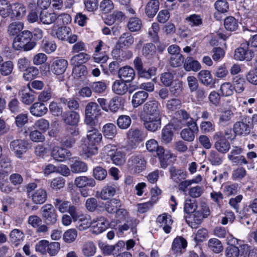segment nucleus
<instances>
[{
    "label": "nucleus",
    "instance_id": "nucleus-1",
    "mask_svg": "<svg viewBox=\"0 0 257 257\" xmlns=\"http://www.w3.org/2000/svg\"><path fill=\"white\" fill-rule=\"evenodd\" d=\"M176 119L183 125H187L188 128L183 129L180 135L181 138L185 141L193 142L195 135L198 132V128L196 122L193 118L191 117L188 113H175Z\"/></svg>",
    "mask_w": 257,
    "mask_h": 257
},
{
    "label": "nucleus",
    "instance_id": "nucleus-2",
    "mask_svg": "<svg viewBox=\"0 0 257 257\" xmlns=\"http://www.w3.org/2000/svg\"><path fill=\"white\" fill-rule=\"evenodd\" d=\"M32 33L28 30L22 31L15 37L13 40V46L16 50L23 49L25 51L32 50L36 46L35 41H32Z\"/></svg>",
    "mask_w": 257,
    "mask_h": 257
},
{
    "label": "nucleus",
    "instance_id": "nucleus-3",
    "mask_svg": "<svg viewBox=\"0 0 257 257\" xmlns=\"http://www.w3.org/2000/svg\"><path fill=\"white\" fill-rule=\"evenodd\" d=\"M126 137L128 142L123 148L126 151H131L137 148V144L145 140L147 134L141 128L132 127L126 132Z\"/></svg>",
    "mask_w": 257,
    "mask_h": 257
},
{
    "label": "nucleus",
    "instance_id": "nucleus-4",
    "mask_svg": "<svg viewBox=\"0 0 257 257\" xmlns=\"http://www.w3.org/2000/svg\"><path fill=\"white\" fill-rule=\"evenodd\" d=\"M51 34L56 36L59 40L67 41L70 44L75 43L78 39L77 35L72 34L71 28L66 26L57 27L54 25L52 28Z\"/></svg>",
    "mask_w": 257,
    "mask_h": 257
},
{
    "label": "nucleus",
    "instance_id": "nucleus-5",
    "mask_svg": "<svg viewBox=\"0 0 257 257\" xmlns=\"http://www.w3.org/2000/svg\"><path fill=\"white\" fill-rule=\"evenodd\" d=\"M102 140V135L96 129L88 130L87 134V141L84 144L86 147V152L90 154H95L97 152L98 145Z\"/></svg>",
    "mask_w": 257,
    "mask_h": 257
},
{
    "label": "nucleus",
    "instance_id": "nucleus-6",
    "mask_svg": "<svg viewBox=\"0 0 257 257\" xmlns=\"http://www.w3.org/2000/svg\"><path fill=\"white\" fill-rule=\"evenodd\" d=\"M147 162L143 155L134 154L127 160V165L128 169L135 173H140L146 167Z\"/></svg>",
    "mask_w": 257,
    "mask_h": 257
},
{
    "label": "nucleus",
    "instance_id": "nucleus-7",
    "mask_svg": "<svg viewBox=\"0 0 257 257\" xmlns=\"http://www.w3.org/2000/svg\"><path fill=\"white\" fill-rule=\"evenodd\" d=\"M140 117L148 130L155 132L160 128L161 122L159 113H141Z\"/></svg>",
    "mask_w": 257,
    "mask_h": 257
},
{
    "label": "nucleus",
    "instance_id": "nucleus-8",
    "mask_svg": "<svg viewBox=\"0 0 257 257\" xmlns=\"http://www.w3.org/2000/svg\"><path fill=\"white\" fill-rule=\"evenodd\" d=\"M253 56L254 52L245 43L241 44L234 51V57L236 60L249 61Z\"/></svg>",
    "mask_w": 257,
    "mask_h": 257
},
{
    "label": "nucleus",
    "instance_id": "nucleus-9",
    "mask_svg": "<svg viewBox=\"0 0 257 257\" xmlns=\"http://www.w3.org/2000/svg\"><path fill=\"white\" fill-rule=\"evenodd\" d=\"M42 216L45 222L48 224H54L57 220L56 210L51 204H46L42 206Z\"/></svg>",
    "mask_w": 257,
    "mask_h": 257
},
{
    "label": "nucleus",
    "instance_id": "nucleus-10",
    "mask_svg": "<svg viewBox=\"0 0 257 257\" xmlns=\"http://www.w3.org/2000/svg\"><path fill=\"white\" fill-rule=\"evenodd\" d=\"M243 149L240 147H233L230 152L227 155L228 159L236 165L248 164V161L244 156L240 155Z\"/></svg>",
    "mask_w": 257,
    "mask_h": 257
},
{
    "label": "nucleus",
    "instance_id": "nucleus-11",
    "mask_svg": "<svg viewBox=\"0 0 257 257\" xmlns=\"http://www.w3.org/2000/svg\"><path fill=\"white\" fill-rule=\"evenodd\" d=\"M213 139L216 140L214 147L219 152L225 154L229 150L230 143L226 139H223V133L216 132L213 136Z\"/></svg>",
    "mask_w": 257,
    "mask_h": 257
},
{
    "label": "nucleus",
    "instance_id": "nucleus-12",
    "mask_svg": "<svg viewBox=\"0 0 257 257\" xmlns=\"http://www.w3.org/2000/svg\"><path fill=\"white\" fill-rule=\"evenodd\" d=\"M28 147V143L22 140H14L10 144L11 150L19 158L22 157V155L27 151Z\"/></svg>",
    "mask_w": 257,
    "mask_h": 257
},
{
    "label": "nucleus",
    "instance_id": "nucleus-13",
    "mask_svg": "<svg viewBox=\"0 0 257 257\" xmlns=\"http://www.w3.org/2000/svg\"><path fill=\"white\" fill-rule=\"evenodd\" d=\"M108 224V221L103 216L94 218L93 221H92L91 232L92 233L95 234L101 233L105 230Z\"/></svg>",
    "mask_w": 257,
    "mask_h": 257
},
{
    "label": "nucleus",
    "instance_id": "nucleus-14",
    "mask_svg": "<svg viewBox=\"0 0 257 257\" xmlns=\"http://www.w3.org/2000/svg\"><path fill=\"white\" fill-rule=\"evenodd\" d=\"M51 156L56 161L63 162L70 159L71 153L66 149L55 146L52 149Z\"/></svg>",
    "mask_w": 257,
    "mask_h": 257
},
{
    "label": "nucleus",
    "instance_id": "nucleus-15",
    "mask_svg": "<svg viewBox=\"0 0 257 257\" xmlns=\"http://www.w3.org/2000/svg\"><path fill=\"white\" fill-rule=\"evenodd\" d=\"M68 66V62L64 59L54 60L51 66V70L55 74L59 75L63 74Z\"/></svg>",
    "mask_w": 257,
    "mask_h": 257
},
{
    "label": "nucleus",
    "instance_id": "nucleus-16",
    "mask_svg": "<svg viewBox=\"0 0 257 257\" xmlns=\"http://www.w3.org/2000/svg\"><path fill=\"white\" fill-rule=\"evenodd\" d=\"M118 77L120 79L125 82H131L136 75L134 69L128 66L121 67L118 70Z\"/></svg>",
    "mask_w": 257,
    "mask_h": 257
},
{
    "label": "nucleus",
    "instance_id": "nucleus-17",
    "mask_svg": "<svg viewBox=\"0 0 257 257\" xmlns=\"http://www.w3.org/2000/svg\"><path fill=\"white\" fill-rule=\"evenodd\" d=\"M187 242L182 236L176 237L172 244V250L174 254H182L185 251Z\"/></svg>",
    "mask_w": 257,
    "mask_h": 257
},
{
    "label": "nucleus",
    "instance_id": "nucleus-18",
    "mask_svg": "<svg viewBox=\"0 0 257 257\" xmlns=\"http://www.w3.org/2000/svg\"><path fill=\"white\" fill-rule=\"evenodd\" d=\"M29 198L35 204H42L47 199V192L43 188H40L35 191Z\"/></svg>",
    "mask_w": 257,
    "mask_h": 257
},
{
    "label": "nucleus",
    "instance_id": "nucleus-19",
    "mask_svg": "<svg viewBox=\"0 0 257 257\" xmlns=\"http://www.w3.org/2000/svg\"><path fill=\"white\" fill-rule=\"evenodd\" d=\"M135 42L134 36L129 32L124 33L120 35L117 42L120 48H128L132 46Z\"/></svg>",
    "mask_w": 257,
    "mask_h": 257
},
{
    "label": "nucleus",
    "instance_id": "nucleus-20",
    "mask_svg": "<svg viewBox=\"0 0 257 257\" xmlns=\"http://www.w3.org/2000/svg\"><path fill=\"white\" fill-rule=\"evenodd\" d=\"M160 162L162 168H166L168 165V161L171 158V154L168 151H165L162 147L158 146L155 151Z\"/></svg>",
    "mask_w": 257,
    "mask_h": 257
},
{
    "label": "nucleus",
    "instance_id": "nucleus-21",
    "mask_svg": "<svg viewBox=\"0 0 257 257\" xmlns=\"http://www.w3.org/2000/svg\"><path fill=\"white\" fill-rule=\"evenodd\" d=\"M74 184L79 188L93 187L95 185V181L92 178L79 176L75 179Z\"/></svg>",
    "mask_w": 257,
    "mask_h": 257
},
{
    "label": "nucleus",
    "instance_id": "nucleus-22",
    "mask_svg": "<svg viewBox=\"0 0 257 257\" xmlns=\"http://www.w3.org/2000/svg\"><path fill=\"white\" fill-rule=\"evenodd\" d=\"M160 3L158 0H150L145 7V13L148 18L155 17L159 9Z\"/></svg>",
    "mask_w": 257,
    "mask_h": 257
},
{
    "label": "nucleus",
    "instance_id": "nucleus-23",
    "mask_svg": "<svg viewBox=\"0 0 257 257\" xmlns=\"http://www.w3.org/2000/svg\"><path fill=\"white\" fill-rule=\"evenodd\" d=\"M231 83L233 90L238 94H240L244 91L246 85L245 79L239 76L233 77Z\"/></svg>",
    "mask_w": 257,
    "mask_h": 257
},
{
    "label": "nucleus",
    "instance_id": "nucleus-24",
    "mask_svg": "<svg viewBox=\"0 0 257 257\" xmlns=\"http://www.w3.org/2000/svg\"><path fill=\"white\" fill-rule=\"evenodd\" d=\"M169 172L171 179L177 183L185 179L187 177L186 172L183 170L177 169L174 166L169 168Z\"/></svg>",
    "mask_w": 257,
    "mask_h": 257
},
{
    "label": "nucleus",
    "instance_id": "nucleus-25",
    "mask_svg": "<svg viewBox=\"0 0 257 257\" xmlns=\"http://www.w3.org/2000/svg\"><path fill=\"white\" fill-rule=\"evenodd\" d=\"M157 221L159 223L162 224L163 229L166 233L170 232L171 226L173 222L170 216H168L166 214L160 215L157 217Z\"/></svg>",
    "mask_w": 257,
    "mask_h": 257
},
{
    "label": "nucleus",
    "instance_id": "nucleus-26",
    "mask_svg": "<svg viewBox=\"0 0 257 257\" xmlns=\"http://www.w3.org/2000/svg\"><path fill=\"white\" fill-rule=\"evenodd\" d=\"M23 29V23L20 21L13 22L8 26L7 33L10 36H17Z\"/></svg>",
    "mask_w": 257,
    "mask_h": 257
},
{
    "label": "nucleus",
    "instance_id": "nucleus-27",
    "mask_svg": "<svg viewBox=\"0 0 257 257\" xmlns=\"http://www.w3.org/2000/svg\"><path fill=\"white\" fill-rule=\"evenodd\" d=\"M203 218L200 211H195L193 214L186 218V220L191 227L196 228L199 224H201Z\"/></svg>",
    "mask_w": 257,
    "mask_h": 257
},
{
    "label": "nucleus",
    "instance_id": "nucleus-28",
    "mask_svg": "<svg viewBox=\"0 0 257 257\" xmlns=\"http://www.w3.org/2000/svg\"><path fill=\"white\" fill-rule=\"evenodd\" d=\"M126 82L121 79L115 80L112 87L113 91L118 95L124 94L128 89Z\"/></svg>",
    "mask_w": 257,
    "mask_h": 257
},
{
    "label": "nucleus",
    "instance_id": "nucleus-29",
    "mask_svg": "<svg viewBox=\"0 0 257 257\" xmlns=\"http://www.w3.org/2000/svg\"><path fill=\"white\" fill-rule=\"evenodd\" d=\"M148 97V94L146 91L141 90L135 93L132 100L133 105L134 107L143 104Z\"/></svg>",
    "mask_w": 257,
    "mask_h": 257
},
{
    "label": "nucleus",
    "instance_id": "nucleus-30",
    "mask_svg": "<svg viewBox=\"0 0 257 257\" xmlns=\"http://www.w3.org/2000/svg\"><path fill=\"white\" fill-rule=\"evenodd\" d=\"M184 68L187 71H197L201 68L199 62L193 59L192 58L188 57L184 63Z\"/></svg>",
    "mask_w": 257,
    "mask_h": 257
},
{
    "label": "nucleus",
    "instance_id": "nucleus-31",
    "mask_svg": "<svg viewBox=\"0 0 257 257\" xmlns=\"http://www.w3.org/2000/svg\"><path fill=\"white\" fill-rule=\"evenodd\" d=\"M233 129L237 135L246 136L250 132L249 125L242 121L236 122L234 124Z\"/></svg>",
    "mask_w": 257,
    "mask_h": 257
},
{
    "label": "nucleus",
    "instance_id": "nucleus-32",
    "mask_svg": "<svg viewBox=\"0 0 257 257\" xmlns=\"http://www.w3.org/2000/svg\"><path fill=\"white\" fill-rule=\"evenodd\" d=\"M102 133L105 138L112 139L117 134V128L113 123H108L103 126Z\"/></svg>",
    "mask_w": 257,
    "mask_h": 257
},
{
    "label": "nucleus",
    "instance_id": "nucleus-33",
    "mask_svg": "<svg viewBox=\"0 0 257 257\" xmlns=\"http://www.w3.org/2000/svg\"><path fill=\"white\" fill-rule=\"evenodd\" d=\"M121 207V203L119 199L113 198L107 201L105 204V209L109 213L113 214L117 208Z\"/></svg>",
    "mask_w": 257,
    "mask_h": 257
},
{
    "label": "nucleus",
    "instance_id": "nucleus-34",
    "mask_svg": "<svg viewBox=\"0 0 257 257\" xmlns=\"http://www.w3.org/2000/svg\"><path fill=\"white\" fill-rule=\"evenodd\" d=\"M71 171L74 173H81L87 171L86 164L80 160H75L70 165Z\"/></svg>",
    "mask_w": 257,
    "mask_h": 257
},
{
    "label": "nucleus",
    "instance_id": "nucleus-35",
    "mask_svg": "<svg viewBox=\"0 0 257 257\" xmlns=\"http://www.w3.org/2000/svg\"><path fill=\"white\" fill-rule=\"evenodd\" d=\"M76 221L77 222V226L79 230H84L91 226L92 221L89 216L82 214Z\"/></svg>",
    "mask_w": 257,
    "mask_h": 257
},
{
    "label": "nucleus",
    "instance_id": "nucleus-36",
    "mask_svg": "<svg viewBox=\"0 0 257 257\" xmlns=\"http://www.w3.org/2000/svg\"><path fill=\"white\" fill-rule=\"evenodd\" d=\"M72 74L74 77L77 79H83L87 74V68L83 65H74Z\"/></svg>",
    "mask_w": 257,
    "mask_h": 257
},
{
    "label": "nucleus",
    "instance_id": "nucleus-37",
    "mask_svg": "<svg viewBox=\"0 0 257 257\" xmlns=\"http://www.w3.org/2000/svg\"><path fill=\"white\" fill-rule=\"evenodd\" d=\"M53 204L55 207L61 212L64 213L68 211L71 206L70 202L63 200L59 198L53 199Z\"/></svg>",
    "mask_w": 257,
    "mask_h": 257
},
{
    "label": "nucleus",
    "instance_id": "nucleus-38",
    "mask_svg": "<svg viewBox=\"0 0 257 257\" xmlns=\"http://www.w3.org/2000/svg\"><path fill=\"white\" fill-rule=\"evenodd\" d=\"M198 78L200 82L206 86L210 85L212 82V78L209 71L203 70L198 74Z\"/></svg>",
    "mask_w": 257,
    "mask_h": 257
},
{
    "label": "nucleus",
    "instance_id": "nucleus-39",
    "mask_svg": "<svg viewBox=\"0 0 257 257\" xmlns=\"http://www.w3.org/2000/svg\"><path fill=\"white\" fill-rule=\"evenodd\" d=\"M12 14L18 19L22 18L26 15V8L21 4H15L12 8Z\"/></svg>",
    "mask_w": 257,
    "mask_h": 257
},
{
    "label": "nucleus",
    "instance_id": "nucleus-40",
    "mask_svg": "<svg viewBox=\"0 0 257 257\" xmlns=\"http://www.w3.org/2000/svg\"><path fill=\"white\" fill-rule=\"evenodd\" d=\"M96 249V246L93 242H87L83 244L82 252L85 257H90L94 255Z\"/></svg>",
    "mask_w": 257,
    "mask_h": 257
},
{
    "label": "nucleus",
    "instance_id": "nucleus-41",
    "mask_svg": "<svg viewBox=\"0 0 257 257\" xmlns=\"http://www.w3.org/2000/svg\"><path fill=\"white\" fill-rule=\"evenodd\" d=\"M208 247L214 252L218 253L223 250V247L220 240L216 238H211L208 242Z\"/></svg>",
    "mask_w": 257,
    "mask_h": 257
},
{
    "label": "nucleus",
    "instance_id": "nucleus-42",
    "mask_svg": "<svg viewBox=\"0 0 257 257\" xmlns=\"http://www.w3.org/2000/svg\"><path fill=\"white\" fill-rule=\"evenodd\" d=\"M234 92L232 83L229 82L223 83L220 87L219 92L222 96H229L233 94Z\"/></svg>",
    "mask_w": 257,
    "mask_h": 257
},
{
    "label": "nucleus",
    "instance_id": "nucleus-43",
    "mask_svg": "<svg viewBox=\"0 0 257 257\" xmlns=\"http://www.w3.org/2000/svg\"><path fill=\"white\" fill-rule=\"evenodd\" d=\"M101 113H85L84 122L90 126H95L98 123Z\"/></svg>",
    "mask_w": 257,
    "mask_h": 257
},
{
    "label": "nucleus",
    "instance_id": "nucleus-44",
    "mask_svg": "<svg viewBox=\"0 0 257 257\" xmlns=\"http://www.w3.org/2000/svg\"><path fill=\"white\" fill-rule=\"evenodd\" d=\"M239 190L238 184L235 183L226 184L223 189V192L228 196L237 194Z\"/></svg>",
    "mask_w": 257,
    "mask_h": 257
},
{
    "label": "nucleus",
    "instance_id": "nucleus-45",
    "mask_svg": "<svg viewBox=\"0 0 257 257\" xmlns=\"http://www.w3.org/2000/svg\"><path fill=\"white\" fill-rule=\"evenodd\" d=\"M247 174L246 171L242 167H239L234 169L231 174V178L236 181H240Z\"/></svg>",
    "mask_w": 257,
    "mask_h": 257
},
{
    "label": "nucleus",
    "instance_id": "nucleus-46",
    "mask_svg": "<svg viewBox=\"0 0 257 257\" xmlns=\"http://www.w3.org/2000/svg\"><path fill=\"white\" fill-rule=\"evenodd\" d=\"M185 21L191 27L200 26L202 24L201 16L197 14L190 15L185 18Z\"/></svg>",
    "mask_w": 257,
    "mask_h": 257
},
{
    "label": "nucleus",
    "instance_id": "nucleus-47",
    "mask_svg": "<svg viewBox=\"0 0 257 257\" xmlns=\"http://www.w3.org/2000/svg\"><path fill=\"white\" fill-rule=\"evenodd\" d=\"M225 29L230 31H234L237 30L238 27V22L233 17H227L224 22Z\"/></svg>",
    "mask_w": 257,
    "mask_h": 257
},
{
    "label": "nucleus",
    "instance_id": "nucleus-48",
    "mask_svg": "<svg viewBox=\"0 0 257 257\" xmlns=\"http://www.w3.org/2000/svg\"><path fill=\"white\" fill-rule=\"evenodd\" d=\"M142 25V21L140 19L138 18L133 17L129 20L127 28L131 32H137L141 29Z\"/></svg>",
    "mask_w": 257,
    "mask_h": 257
},
{
    "label": "nucleus",
    "instance_id": "nucleus-49",
    "mask_svg": "<svg viewBox=\"0 0 257 257\" xmlns=\"http://www.w3.org/2000/svg\"><path fill=\"white\" fill-rule=\"evenodd\" d=\"M41 21L45 24H50L55 22L56 15L54 13H49L47 12H42L40 15Z\"/></svg>",
    "mask_w": 257,
    "mask_h": 257
},
{
    "label": "nucleus",
    "instance_id": "nucleus-50",
    "mask_svg": "<svg viewBox=\"0 0 257 257\" xmlns=\"http://www.w3.org/2000/svg\"><path fill=\"white\" fill-rule=\"evenodd\" d=\"M10 237L11 241L17 245L23 240L24 234L21 230L14 229L11 231Z\"/></svg>",
    "mask_w": 257,
    "mask_h": 257
},
{
    "label": "nucleus",
    "instance_id": "nucleus-51",
    "mask_svg": "<svg viewBox=\"0 0 257 257\" xmlns=\"http://www.w3.org/2000/svg\"><path fill=\"white\" fill-rule=\"evenodd\" d=\"M137 220L133 218L128 219L126 223L119 226L118 230L122 232L131 228L133 232H136V227L137 225Z\"/></svg>",
    "mask_w": 257,
    "mask_h": 257
},
{
    "label": "nucleus",
    "instance_id": "nucleus-52",
    "mask_svg": "<svg viewBox=\"0 0 257 257\" xmlns=\"http://www.w3.org/2000/svg\"><path fill=\"white\" fill-rule=\"evenodd\" d=\"M132 123L131 117L126 115H121L117 120V124L119 128L125 130L128 128Z\"/></svg>",
    "mask_w": 257,
    "mask_h": 257
},
{
    "label": "nucleus",
    "instance_id": "nucleus-53",
    "mask_svg": "<svg viewBox=\"0 0 257 257\" xmlns=\"http://www.w3.org/2000/svg\"><path fill=\"white\" fill-rule=\"evenodd\" d=\"M111 157L113 163L116 165H122L125 162V153L123 152L117 151Z\"/></svg>",
    "mask_w": 257,
    "mask_h": 257
},
{
    "label": "nucleus",
    "instance_id": "nucleus-54",
    "mask_svg": "<svg viewBox=\"0 0 257 257\" xmlns=\"http://www.w3.org/2000/svg\"><path fill=\"white\" fill-rule=\"evenodd\" d=\"M116 192L115 187L113 186H107L103 188L100 192V197L102 199L106 200L114 196Z\"/></svg>",
    "mask_w": 257,
    "mask_h": 257
},
{
    "label": "nucleus",
    "instance_id": "nucleus-55",
    "mask_svg": "<svg viewBox=\"0 0 257 257\" xmlns=\"http://www.w3.org/2000/svg\"><path fill=\"white\" fill-rule=\"evenodd\" d=\"M14 64L11 61H7L2 64L0 67V73L3 76L10 75L13 70Z\"/></svg>",
    "mask_w": 257,
    "mask_h": 257
},
{
    "label": "nucleus",
    "instance_id": "nucleus-56",
    "mask_svg": "<svg viewBox=\"0 0 257 257\" xmlns=\"http://www.w3.org/2000/svg\"><path fill=\"white\" fill-rule=\"evenodd\" d=\"M156 47L151 43L146 44L143 48V55L148 59L151 58L156 54Z\"/></svg>",
    "mask_w": 257,
    "mask_h": 257
},
{
    "label": "nucleus",
    "instance_id": "nucleus-57",
    "mask_svg": "<svg viewBox=\"0 0 257 257\" xmlns=\"http://www.w3.org/2000/svg\"><path fill=\"white\" fill-rule=\"evenodd\" d=\"M71 22V17L70 15L67 14H63L59 15L57 17H56L55 25L57 27H58V26H65V25H67Z\"/></svg>",
    "mask_w": 257,
    "mask_h": 257
},
{
    "label": "nucleus",
    "instance_id": "nucleus-58",
    "mask_svg": "<svg viewBox=\"0 0 257 257\" xmlns=\"http://www.w3.org/2000/svg\"><path fill=\"white\" fill-rule=\"evenodd\" d=\"M39 74V70L36 67L31 66L28 67L25 70L23 74V77L27 81L34 79Z\"/></svg>",
    "mask_w": 257,
    "mask_h": 257
},
{
    "label": "nucleus",
    "instance_id": "nucleus-59",
    "mask_svg": "<svg viewBox=\"0 0 257 257\" xmlns=\"http://www.w3.org/2000/svg\"><path fill=\"white\" fill-rule=\"evenodd\" d=\"M197 208V204L196 200L186 199L184 205V210L187 213L195 212Z\"/></svg>",
    "mask_w": 257,
    "mask_h": 257
},
{
    "label": "nucleus",
    "instance_id": "nucleus-60",
    "mask_svg": "<svg viewBox=\"0 0 257 257\" xmlns=\"http://www.w3.org/2000/svg\"><path fill=\"white\" fill-rule=\"evenodd\" d=\"M208 160L212 165L218 166L222 164V159L215 151H211L208 156Z\"/></svg>",
    "mask_w": 257,
    "mask_h": 257
},
{
    "label": "nucleus",
    "instance_id": "nucleus-61",
    "mask_svg": "<svg viewBox=\"0 0 257 257\" xmlns=\"http://www.w3.org/2000/svg\"><path fill=\"white\" fill-rule=\"evenodd\" d=\"M65 122L69 125H75L79 119L78 113H65L63 116Z\"/></svg>",
    "mask_w": 257,
    "mask_h": 257
},
{
    "label": "nucleus",
    "instance_id": "nucleus-62",
    "mask_svg": "<svg viewBox=\"0 0 257 257\" xmlns=\"http://www.w3.org/2000/svg\"><path fill=\"white\" fill-rule=\"evenodd\" d=\"M138 74L140 77L145 78H150L152 76H155L156 74V68L154 67L150 68L148 70H146L144 68L139 70Z\"/></svg>",
    "mask_w": 257,
    "mask_h": 257
},
{
    "label": "nucleus",
    "instance_id": "nucleus-63",
    "mask_svg": "<svg viewBox=\"0 0 257 257\" xmlns=\"http://www.w3.org/2000/svg\"><path fill=\"white\" fill-rule=\"evenodd\" d=\"M184 63V58L181 54L173 55L170 58V64L173 67L180 66Z\"/></svg>",
    "mask_w": 257,
    "mask_h": 257
},
{
    "label": "nucleus",
    "instance_id": "nucleus-64",
    "mask_svg": "<svg viewBox=\"0 0 257 257\" xmlns=\"http://www.w3.org/2000/svg\"><path fill=\"white\" fill-rule=\"evenodd\" d=\"M77 236V232L75 229L67 230L63 234V239L67 243L73 242Z\"/></svg>",
    "mask_w": 257,
    "mask_h": 257
}]
</instances>
